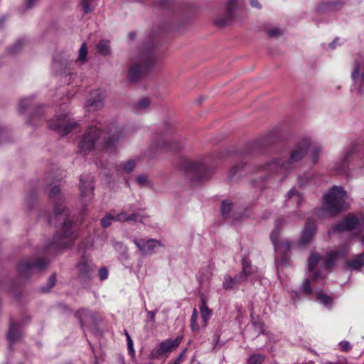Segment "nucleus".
I'll return each mask as SVG.
<instances>
[{"label":"nucleus","instance_id":"obj_58","mask_svg":"<svg viewBox=\"0 0 364 364\" xmlns=\"http://www.w3.org/2000/svg\"><path fill=\"white\" fill-rule=\"evenodd\" d=\"M361 241H362V242L364 244V235H363V237H362Z\"/></svg>","mask_w":364,"mask_h":364},{"label":"nucleus","instance_id":"obj_11","mask_svg":"<svg viewBox=\"0 0 364 364\" xmlns=\"http://www.w3.org/2000/svg\"><path fill=\"white\" fill-rule=\"evenodd\" d=\"M155 57L153 55L143 56L140 59L139 63H134L132 65L129 71V77L130 80H136L148 68L154 63Z\"/></svg>","mask_w":364,"mask_h":364},{"label":"nucleus","instance_id":"obj_28","mask_svg":"<svg viewBox=\"0 0 364 364\" xmlns=\"http://www.w3.org/2000/svg\"><path fill=\"white\" fill-rule=\"evenodd\" d=\"M198 317V311H197L196 309H194L192 312V315H191V325H190L191 329L193 332H198L200 329V325H199L197 322Z\"/></svg>","mask_w":364,"mask_h":364},{"label":"nucleus","instance_id":"obj_40","mask_svg":"<svg viewBox=\"0 0 364 364\" xmlns=\"http://www.w3.org/2000/svg\"><path fill=\"white\" fill-rule=\"evenodd\" d=\"M55 282H56V275L55 274H53L48 279V287H43L42 291L47 292V291H50V289L55 285Z\"/></svg>","mask_w":364,"mask_h":364},{"label":"nucleus","instance_id":"obj_34","mask_svg":"<svg viewBox=\"0 0 364 364\" xmlns=\"http://www.w3.org/2000/svg\"><path fill=\"white\" fill-rule=\"evenodd\" d=\"M264 357L261 354H254L249 357L247 360L248 364H261Z\"/></svg>","mask_w":364,"mask_h":364},{"label":"nucleus","instance_id":"obj_59","mask_svg":"<svg viewBox=\"0 0 364 364\" xmlns=\"http://www.w3.org/2000/svg\"><path fill=\"white\" fill-rule=\"evenodd\" d=\"M92 247V243H90L89 245H87V247Z\"/></svg>","mask_w":364,"mask_h":364},{"label":"nucleus","instance_id":"obj_56","mask_svg":"<svg viewBox=\"0 0 364 364\" xmlns=\"http://www.w3.org/2000/svg\"><path fill=\"white\" fill-rule=\"evenodd\" d=\"M324 364H336V363H333L331 362L327 361V362H325Z\"/></svg>","mask_w":364,"mask_h":364},{"label":"nucleus","instance_id":"obj_9","mask_svg":"<svg viewBox=\"0 0 364 364\" xmlns=\"http://www.w3.org/2000/svg\"><path fill=\"white\" fill-rule=\"evenodd\" d=\"M182 339L183 337L178 336L173 340L165 339L162 341L156 348L151 351L150 357L153 359L159 358L165 354L171 353L180 346Z\"/></svg>","mask_w":364,"mask_h":364},{"label":"nucleus","instance_id":"obj_3","mask_svg":"<svg viewBox=\"0 0 364 364\" xmlns=\"http://www.w3.org/2000/svg\"><path fill=\"white\" fill-rule=\"evenodd\" d=\"M121 136L122 132L115 126L110 127L108 132L101 131L96 126L90 127L79 142V149L85 155L97 147L112 145Z\"/></svg>","mask_w":364,"mask_h":364},{"label":"nucleus","instance_id":"obj_16","mask_svg":"<svg viewBox=\"0 0 364 364\" xmlns=\"http://www.w3.org/2000/svg\"><path fill=\"white\" fill-rule=\"evenodd\" d=\"M80 198L82 201L91 200L93 194V181L90 177L82 176L80 183Z\"/></svg>","mask_w":364,"mask_h":364},{"label":"nucleus","instance_id":"obj_36","mask_svg":"<svg viewBox=\"0 0 364 364\" xmlns=\"http://www.w3.org/2000/svg\"><path fill=\"white\" fill-rule=\"evenodd\" d=\"M151 101L149 98L144 97L140 100L137 105L136 109L138 110H144L146 109L150 105Z\"/></svg>","mask_w":364,"mask_h":364},{"label":"nucleus","instance_id":"obj_24","mask_svg":"<svg viewBox=\"0 0 364 364\" xmlns=\"http://www.w3.org/2000/svg\"><path fill=\"white\" fill-rule=\"evenodd\" d=\"M364 266V252L347 262V267L350 270H360Z\"/></svg>","mask_w":364,"mask_h":364},{"label":"nucleus","instance_id":"obj_17","mask_svg":"<svg viewBox=\"0 0 364 364\" xmlns=\"http://www.w3.org/2000/svg\"><path fill=\"white\" fill-rule=\"evenodd\" d=\"M316 232V224L315 222L308 220L300 237V245L306 246L310 243Z\"/></svg>","mask_w":364,"mask_h":364},{"label":"nucleus","instance_id":"obj_1","mask_svg":"<svg viewBox=\"0 0 364 364\" xmlns=\"http://www.w3.org/2000/svg\"><path fill=\"white\" fill-rule=\"evenodd\" d=\"M348 252L347 247L341 251H331L326 260L317 253H311L309 260V277L304 280L301 284V290L304 293L311 294L314 291L317 299L326 307L331 306L333 299L323 293L319 286L324 285L323 281L326 275V270L330 269L335 263L337 258L345 257Z\"/></svg>","mask_w":364,"mask_h":364},{"label":"nucleus","instance_id":"obj_2","mask_svg":"<svg viewBox=\"0 0 364 364\" xmlns=\"http://www.w3.org/2000/svg\"><path fill=\"white\" fill-rule=\"evenodd\" d=\"M49 198L54 203V215L58 220H64L60 230L55 235L50 247L64 249L73 244L77 236V225L68 218V210L61 205L58 204L62 201V196L58 186L51 188Z\"/></svg>","mask_w":364,"mask_h":364},{"label":"nucleus","instance_id":"obj_18","mask_svg":"<svg viewBox=\"0 0 364 364\" xmlns=\"http://www.w3.org/2000/svg\"><path fill=\"white\" fill-rule=\"evenodd\" d=\"M354 148H348L336 162L334 168L338 173H344L348 166L349 159L353 151Z\"/></svg>","mask_w":364,"mask_h":364},{"label":"nucleus","instance_id":"obj_32","mask_svg":"<svg viewBox=\"0 0 364 364\" xmlns=\"http://www.w3.org/2000/svg\"><path fill=\"white\" fill-rule=\"evenodd\" d=\"M135 166H136L135 161L133 159H130V160L126 161L125 163L122 164L120 165V168H122L127 173H129L134 169Z\"/></svg>","mask_w":364,"mask_h":364},{"label":"nucleus","instance_id":"obj_29","mask_svg":"<svg viewBox=\"0 0 364 364\" xmlns=\"http://www.w3.org/2000/svg\"><path fill=\"white\" fill-rule=\"evenodd\" d=\"M24 44L25 42L23 41H18L9 48L8 53L11 55H16L19 53L22 50Z\"/></svg>","mask_w":364,"mask_h":364},{"label":"nucleus","instance_id":"obj_54","mask_svg":"<svg viewBox=\"0 0 364 364\" xmlns=\"http://www.w3.org/2000/svg\"><path fill=\"white\" fill-rule=\"evenodd\" d=\"M304 185V183H303L302 179L300 178H299V186H302Z\"/></svg>","mask_w":364,"mask_h":364},{"label":"nucleus","instance_id":"obj_20","mask_svg":"<svg viewBox=\"0 0 364 364\" xmlns=\"http://www.w3.org/2000/svg\"><path fill=\"white\" fill-rule=\"evenodd\" d=\"M77 268L78 269L79 274L81 277H85L88 275L92 269V262L90 259V256L84 254L79 261L77 265Z\"/></svg>","mask_w":364,"mask_h":364},{"label":"nucleus","instance_id":"obj_53","mask_svg":"<svg viewBox=\"0 0 364 364\" xmlns=\"http://www.w3.org/2000/svg\"><path fill=\"white\" fill-rule=\"evenodd\" d=\"M319 151H320V150H319L318 149H317V148H316V149H315V153H314V154L316 155V153H318V152H319ZM316 156H314V161H316Z\"/></svg>","mask_w":364,"mask_h":364},{"label":"nucleus","instance_id":"obj_19","mask_svg":"<svg viewBox=\"0 0 364 364\" xmlns=\"http://www.w3.org/2000/svg\"><path fill=\"white\" fill-rule=\"evenodd\" d=\"M303 200L302 193L299 191L296 188L289 190L287 195L286 203L287 206L296 205L299 206Z\"/></svg>","mask_w":364,"mask_h":364},{"label":"nucleus","instance_id":"obj_46","mask_svg":"<svg viewBox=\"0 0 364 364\" xmlns=\"http://www.w3.org/2000/svg\"><path fill=\"white\" fill-rule=\"evenodd\" d=\"M98 274H99V277L100 279V280H105L108 277V270L107 268L105 267H102L101 268L100 270H99V272H98Z\"/></svg>","mask_w":364,"mask_h":364},{"label":"nucleus","instance_id":"obj_26","mask_svg":"<svg viewBox=\"0 0 364 364\" xmlns=\"http://www.w3.org/2000/svg\"><path fill=\"white\" fill-rule=\"evenodd\" d=\"M211 275L210 267L203 268L198 272V279L200 284H203L210 279Z\"/></svg>","mask_w":364,"mask_h":364},{"label":"nucleus","instance_id":"obj_47","mask_svg":"<svg viewBox=\"0 0 364 364\" xmlns=\"http://www.w3.org/2000/svg\"><path fill=\"white\" fill-rule=\"evenodd\" d=\"M340 348L343 351L347 352L351 348V346L348 341H341L339 343Z\"/></svg>","mask_w":364,"mask_h":364},{"label":"nucleus","instance_id":"obj_10","mask_svg":"<svg viewBox=\"0 0 364 364\" xmlns=\"http://www.w3.org/2000/svg\"><path fill=\"white\" fill-rule=\"evenodd\" d=\"M363 229H364V217L360 216L358 218L353 215H348L333 228L335 231H361Z\"/></svg>","mask_w":364,"mask_h":364},{"label":"nucleus","instance_id":"obj_43","mask_svg":"<svg viewBox=\"0 0 364 364\" xmlns=\"http://www.w3.org/2000/svg\"><path fill=\"white\" fill-rule=\"evenodd\" d=\"M125 336H126V338H127V341L128 350L132 355H134V343L132 340V338H131L130 335L127 331H125Z\"/></svg>","mask_w":364,"mask_h":364},{"label":"nucleus","instance_id":"obj_31","mask_svg":"<svg viewBox=\"0 0 364 364\" xmlns=\"http://www.w3.org/2000/svg\"><path fill=\"white\" fill-rule=\"evenodd\" d=\"M97 48L98 52L103 55H106L109 53V43L107 41H101L98 43Z\"/></svg>","mask_w":364,"mask_h":364},{"label":"nucleus","instance_id":"obj_12","mask_svg":"<svg viewBox=\"0 0 364 364\" xmlns=\"http://www.w3.org/2000/svg\"><path fill=\"white\" fill-rule=\"evenodd\" d=\"M290 222V218L288 217L287 218H282L278 221V223L276 225V228L272 232L270 238L274 245V249L276 252H280L282 254H285L288 250H289L291 247V242L287 240H283L281 242L278 241L279 237V230L278 226L282 223H288Z\"/></svg>","mask_w":364,"mask_h":364},{"label":"nucleus","instance_id":"obj_35","mask_svg":"<svg viewBox=\"0 0 364 364\" xmlns=\"http://www.w3.org/2000/svg\"><path fill=\"white\" fill-rule=\"evenodd\" d=\"M113 220L117 221L116 220V216H113L112 215L108 214L101 220L102 226L104 228H106L111 225L112 221Z\"/></svg>","mask_w":364,"mask_h":364},{"label":"nucleus","instance_id":"obj_27","mask_svg":"<svg viewBox=\"0 0 364 364\" xmlns=\"http://www.w3.org/2000/svg\"><path fill=\"white\" fill-rule=\"evenodd\" d=\"M76 316H77L82 326L85 324L89 321V319L92 318V317L91 313L86 309H81L78 311L76 313Z\"/></svg>","mask_w":364,"mask_h":364},{"label":"nucleus","instance_id":"obj_25","mask_svg":"<svg viewBox=\"0 0 364 364\" xmlns=\"http://www.w3.org/2000/svg\"><path fill=\"white\" fill-rule=\"evenodd\" d=\"M242 276L232 278L230 276H225L223 284V288L227 290L232 289L237 284L242 282Z\"/></svg>","mask_w":364,"mask_h":364},{"label":"nucleus","instance_id":"obj_8","mask_svg":"<svg viewBox=\"0 0 364 364\" xmlns=\"http://www.w3.org/2000/svg\"><path fill=\"white\" fill-rule=\"evenodd\" d=\"M47 264V261L42 259H24L18 264V270L22 277H28L36 272L43 270Z\"/></svg>","mask_w":364,"mask_h":364},{"label":"nucleus","instance_id":"obj_50","mask_svg":"<svg viewBox=\"0 0 364 364\" xmlns=\"http://www.w3.org/2000/svg\"><path fill=\"white\" fill-rule=\"evenodd\" d=\"M250 4L252 6L257 8V9L261 8L259 4L258 3V0H250Z\"/></svg>","mask_w":364,"mask_h":364},{"label":"nucleus","instance_id":"obj_22","mask_svg":"<svg viewBox=\"0 0 364 364\" xmlns=\"http://www.w3.org/2000/svg\"><path fill=\"white\" fill-rule=\"evenodd\" d=\"M199 309L202 319L200 327L205 328L208 326V321L212 316V310L206 305L204 298H202L200 300Z\"/></svg>","mask_w":364,"mask_h":364},{"label":"nucleus","instance_id":"obj_42","mask_svg":"<svg viewBox=\"0 0 364 364\" xmlns=\"http://www.w3.org/2000/svg\"><path fill=\"white\" fill-rule=\"evenodd\" d=\"M230 209L231 203L229 201L225 200L222 203L221 212L224 216H226L230 213Z\"/></svg>","mask_w":364,"mask_h":364},{"label":"nucleus","instance_id":"obj_44","mask_svg":"<svg viewBox=\"0 0 364 364\" xmlns=\"http://www.w3.org/2000/svg\"><path fill=\"white\" fill-rule=\"evenodd\" d=\"M136 182L138 184L141 186H147L149 183L148 176L146 175H140L136 179Z\"/></svg>","mask_w":364,"mask_h":364},{"label":"nucleus","instance_id":"obj_38","mask_svg":"<svg viewBox=\"0 0 364 364\" xmlns=\"http://www.w3.org/2000/svg\"><path fill=\"white\" fill-rule=\"evenodd\" d=\"M87 55V49L86 47L85 43H82L80 50H79V55H78V60L81 62H84L86 59Z\"/></svg>","mask_w":364,"mask_h":364},{"label":"nucleus","instance_id":"obj_41","mask_svg":"<svg viewBox=\"0 0 364 364\" xmlns=\"http://www.w3.org/2000/svg\"><path fill=\"white\" fill-rule=\"evenodd\" d=\"M31 104V97H25L20 100L18 104V109L21 112L24 111L26 108L30 106Z\"/></svg>","mask_w":364,"mask_h":364},{"label":"nucleus","instance_id":"obj_37","mask_svg":"<svg viewBox=\"0 0 364 364\" xmlns=\"http://www.w3.org/2000/svg\"><path fill=\"white\" fill-rule=\"evenodd\" d=\"M93 0H82V6L85 13H90L93 10L94 6L92 4Z\"/></svg>","mask_w":364,"mask_h":364},{"label":"nucleus","instance_id":"obj_33","mask_svg":"<svg viewBox=\"0 0 364 364\" xmlns=\"http://www.w3.org/2000/svg\"><path fill=\"white\" fill-rule=\"evenodd\" d=\"M242 274H241L242 277L245 276H250L251 273V269L252 267L250 265V262L247 258H243L242 262Z\"/></svg>","mask_w":364,"mask_h":364},{"label":"nucleus","instance_id":"obj_21","mask_svg":"<svg viewBox=\"0 0 364 364\" xmlns=\"http://www.w3.org/2000/svg\"><path fill=\"white\" fill-rule=\"evenodd\" d=\"M235 7V1L229 0L225 6V18L223 19L215 20V23L218 24V26H225L228 24L229 21L233 18Z\"/></svg>","mask_w":364,"mask_h":364},{"label":"nucleus","instance_id":"obj_23","mask_svg":"<svg viewBox=\"0 0 364 364\" xmlns=\"http://www.w3.org/2000/svg\"><path fill=\"white\" fill-rule=\"evenodd\" d=\"M21 335L22 332L20 325L18 323H11L7 336L9 345L11 346L12 343L21 338Z\"/></svg>","mask_w":364,"mask_h":364},{"label":"nucleus","instance_id":"obj_60","mask_svg":"<svg viewBox=\"0 0 364 364\" xmlns=\"http://www.w3.org/2000/svg\"><path fill=\"white\" fill-rule=\"evenodd\" d=\"M198 364H200V363H198Z\"/></svg>","mask_w":364,"mask_h":364},{"label":"nucleus","instance_id":"obj_48","mask_svg":"<svg viewBox=\"0 0 364 364\" xmlns=\"http://www.w3.org/2000/svg\"><path fill=\"white\" fill-rule=\"evenodd\" d=\"M191 168L193 171L196 172L200 173L203 171V166L200 164H191Z\"/></svg>","mask_w":364,"mask_h":364},{"label":"nucleus","instance_id":"obj_14","mask_svg":"<svg viewBox=\"0 0 364 364\" xmlns=\"http://www.w3.org/2000/svg\"><path fill=\"white\" fill-rule=\"evenodd\" d=\"M104 106V94L102 91L97 90L90 94L85 104V109L87 112L97 111Z\"/></svg>","mask_w":364,"mask_h":364},{"label":"nucleus","instance_id":"obj_57","mask_svg":"<svg viewBox=\"0 0 364 364\" xmlns=\"http://www.w3.org/2000/svg\"><path fill=\"white\" fill-rule=\"evenodd\" d=\"M129 36H130L131 38H134V34H132V33H130Z\"/></svg>","mask_w":364,"mask_h":364},{"label":"nucleus","instance_id":"obj_5","mask_svg":"<svg viewBox=\"0 0 364 364\" xmlns=\"http://www.w3.org/2000/svg\"><path fill=\"white\" fill-rule=\"evenodd\" d=\"M350 205L349 198L343 187L333 186L323 196V209L329 213L336 214Z\"/></svg>","mask_w":364,"mask_h":364},{"label":"nucleus","instance_id":"obj_4","mask_svg":"<svg viewBox=\"0 0 364 364\" xmlns=\"http://www.w3.org/2000/svg\"><path fill=\"white\" fill-rule=\"evenodd\" d=\"M309 144L306 141L300 142L291 151L289 158L287 159H277L264 167V171L269 173H279L284 174L293 169L296 164L306 154Z\"/></svg>","mask_w":364,"mask_h":364},{"label":"nucleus","instance_id":"obj_30","mask_svg":"<svg viewBox=\"0 0 364 364\" xmlns=\"http://www.w3.org/2000/svg\"><path fill=\"white\" fill-rule=\"evenodd\" d=\"M70 65V63L65 62V63H59L57 61H55L53 64V69L55 71H60L62 74H66V70L69 68Z\"/></svg>","mask_w":364,"mask_h":364},{"label":"nucleus","instance_id":"obj_6","mask_svg":"<svg viewBox=\"0 0 364 364\" xmlns=\"http://www.w3.org/2000/svg\"><path fill=\"white\" fill-rule=\"evenodd\" d=\"M50 129L58 132L62 135H65L76 130L78 124L71 119L68 114H57L49 123Z\"/></svg>","mask_w":364,"mask_h":364},{"label":"nucleus","instance_id":"obj_39","mask_svg":"<svg viewBox=\"0 0 364 364\" xmlns=\"http://www.w3.org/2000/svg\"><path fill=\"white\" fill-rule=\"evenodd\" d=\"M267 33L269 37L277 38L282 34V31L277 27H273L267 30Z\"/></svg>","mask_w":364,"mask_h":364},{"label":"nucleus","instance_id":"obj_13","mask_svg":"<svg viewBox=\"0 0 364 364\" xmlns=\"http://www.w3.org/2000/svg\"><path fill=\"white\" fill-rule=\"evenodd\" d=\"M133 242L143 255H151L161 246V242L154 239L134 238Z\"/></svg>","mask_w":364,"mask_h":364},{"label":"nucleus","instance_id":"obj_51","mask_svg":"<svg viewBox=\"0 0 364 364\" xmlns=\"http://www.w3.org/2000/svg\"><path fill=\"white\" fill-rule=\"evenodd\" d=\"M155 311H148V316L150 318L151 321H154L155 320Z\"/></svg>","mask_w":364,"mask_h":364},{"label":"nucleus","instance_id":"obj_52","mask_svg":"<svg viewBox=\"0 0 364 364\" xmlns=\"http://www.w3.org/2000/svg\"><path fill=\"white\" fill-rule=\"evenodd\" d=\"M291 217L294 219H299L301 218V214L299 212H294L291 215Z\"/></svg>","mask_w":364,"mask_h":364},{"label":"nucleus","instance_id":"obj_45","mask_svg":"<svg viewBox=\"0 0 364 364\" xmlns=\"http://www.w3.org/2000/svg\"><path fill=\"white\" fill-rule=\"evenodd\" d=\"M343 5V3L341 1L336 2V3H331L328 4L327 9L330 11H334L340 9L342 6Z\"/></svg>","mask_w":364,"mask_h":364},{"label":"nucleus","instance_id":"obj_49","mask_svg":"<svg viewBox=\"0 0 364 364\" xmlns=\"http://www.w3.org/2000/svg\"><path fill=\"white\" fill-rule=\"evenodd\" d=\"M37 1L38 0H26V6L27 8H31Z\"/></svg>","mask_w":364,"mask_h":364},{"label":"nucleus","instance_id":"obj_7","mask_svg":"<svg viewBox=\"0 0 364 364\" xmlns=\"http://www.w3.org/2000/svg\"><path fill=\"white\" fill-rule=\"evenodd\" d=\"M351 78L353 82V90L364 95V59L355 60L352 65Z\"/></svg>","mask_w":364,"mask_h":364},{"label":"nucleus","instance_id":"obj_15","mask_svg":"<svg viewBox=\"0 0 364 364\" xmlns=\"http://www.w3.org/2000/svg\"><path fill=\"white\" fill-rule=\"evenodd\" d=\"M148 216L145 213L139 210L132 213H128L127 212H122L116 215V220L119 222H135V223H146Z\"/></svg>","mask_w":364,"mask_h":364},{"label":"nucleus","instance_id":"obj_55","mask_svg":"<svg viewBox=\"0 0 364 364\" xmlns=\"http://www.w3.org/2000/svg\"><path fill=\"white\" fill-rule=\"evenodd\" d=\"M335 43H336V41H333V43H331L329 45V46H330L331 48H335V47H334V44H335Z\"/></svg>","mask_w":364,"mask_h":364}]
</instances>
